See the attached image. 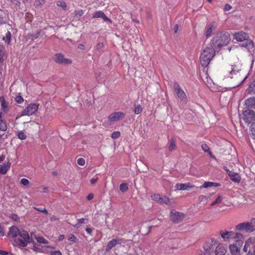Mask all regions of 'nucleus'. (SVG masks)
<instances>
[{
	"instance_id": "nucleus-3",
	"label": "nucleus",
	"mask_w": 255,
	"mask_h": 255,
	"mask_svg": "<svg viewBox=\"0 0 255 255\" xmlns=\"http://www.w3.org/2000/svg\"><path fill=\"white\" fill-rule=\"evenodd\" d=\"M210 45L215 52L219 50L223 46V34L222 32L216 33L212 38Z\"/></svg>"
},
{
	"instance_id": "nucleus-49",
	"label": "nucleus",
	"mask_w": 255,
	"mask_h": 255,
	"mask_svg": "<svg viewBox=\"0 0 255 255\" xmlns=\"http://www.w3.org/2000/svg\"><path fill=\"white\" fill-rule=\"evenodd\" d=\"M121 133L119 131H114L112 134L111 137L113 139H117L120 137Z\"/></svg>"
},
{
	"instance_id": "nucleus-11",
	"label": "nucleus",
	"mask_w": 255,
	"mask_h": 255,
	"mask_svg": "<svg viewBox=\"0 0 255 255\" xmlns=\"http://www.w3.org/2000/svg\"><path fill=\"white\" fill-rule=\"evenodd\" d=\"M125 117V114L122 112L112 113L109 116V120L111 122H115L123 120Z\"/></svg>"
},
{
	"instance_id": "nucleus-2",
	"label": "nucleus",
	"mask_w": 255,
	"mask_h": 255,
	"mask_svg": "<svg viewBox=\"0 0 255 255\" xmlns=\"http://www.w3.org/2000/svg\"><path fill=\"white\" fill-rule=\"evenodd\" d=\"M244 239V235L240 232H235L233 231L224 232V241H228L231 243H236L242 244Z\"/></svg>"
},
{
	"instance_id": "nucleus-41",
	"label": "nucleus",
	"mask_w": 255,
	"mask_h": 255,
	"mask_svg": "<svg viewBox=\"0 0 255 255\" xmlns=\"http://www.w3.org/2000/svg\"><path fill=\"white\" fill-rule=\"evenodd\" d=\"M128 189V184L126 183H122L120 185V190L122 192H125Z\"/></svg>"
},
{
	"instance_id": "nucleus-55",
	"label": "nucleus",
	"mask_w": 255,
	"mask_h": 255,
	"mask_svg": "<svg viewBox=\"0 0 255 255\" xmlns=\"http://www.w3.org/2000/svg\"><path fill=\"white\" fill-rule=\"evenodd\" d=\"M15 101L17 103L20 104L23 102V99L21 96H18L15 98Z\"/></svg>"
},
{
	"instance_id": "nucleus-8",
	"label": "nucleus",
	"mask_w": 255,
	"mask_h": 255,
	"mask_svg": "<svg viewBox=\"0 0 255 255\" xmlns=\"http://www.w3.org/2000/svg\"><path fill=\"white\" fill-rule=\"evenodd\" d=\"M184 218L183 214L177 212L174 210H172L170 213V218L174 223H178L182 221Z\"/></svg>"
},
{
	"instance_id": "nucleus-13",
	"label": "nucleus",
	"mask_w": 255,
	"mask_h": 255,
	"mask_svg": "<svg viewBox=\"0 0 255 255\" xmlns=\"http://www.w3.org/2000/svg\"><path fill=\"white\" fill-rule=\"evenodd\" d=\"M218 243V241L214 238L212 239L210 242H206L203 247L205 251L204 255H209V251L213 248V245H216Z\"/></svg>"
},
{
	"instance_id": "nucleus-12",
	"label": "nucleus",
	"mask_w": 255,
	"mask_h": 255,
	"mask_svg": "<svg viewBox=\"0 0 255 255\" xmlns=\"http://www.w3.org/2000/svg\"><path fill=\"white\" fill-rule=\"evenodd\" d=\"M123 242V239H113L111 241H109L106 247V252H110L112 249L116 246L118 244H121Z\"/></svg>"
},
{
	"instance_id": "nucleus-25",
	"label": "nucleus",
	"mask_w": 255,
	"mask_h": 255,
	"mask_svg": "<svg viewBox=\"0 0 255 255\" xmlns=\"http://www.w3.org/2000/svg\"><path fill=\"white\" fill-rule=\"evenodd\" d=\"M94 18H102L105 20L111 21V19L107 17L104 12L102 11H97L93 15Z\"/></svg>"
},
{
	"instance_id": "nucleus-58",
	"label": "nucleus",
	"mask_w": 255,
	"mask_h": 255,
	"mask_svg": "<svg viewBox=\"0 0 255 255\" xmlns=\"http://www.w3.org/2000/svg\"><path fill=\"white\" fill-rule=\"evenodd\" d=\"M4 235V230L3 228L0 225V237H3Z\"/></svg>"
},
{
	"instance_id": "nucleus-19",
	"label": "nucleus",
	"mask_w": 255,
	"mask_h": 255,
	"mask_svg": "<svg viewBox=\"0 0 255 255\" xmlns=\"http://www.w3.org/2000/svg\"><path fill=\"white\" fill-rule=\"evenodd\" d=\"M236 231H245L246 233H250L249 228L248 227V222H243L238 224L235 227Z\"/></svg>"
},
{
	"instance_id": "nucleus-30",
	"label": "nucleus",
	"mask_w": 255,
	"mask_h": 255,
	"mask_svg": "<svg viewBox=\"0 0 255 255\" xmlns=\"http://www.w3.org/2000/svg\"><path fill=\"white\" fill-rule=\"evenodd\" d=\"M158 202L160 204H164L167 205H168L170 204L169 198L166 196H163L162 197L160 196Z\"/></svg>"
},
{
	"instance_id": "nucleus-57",
	"label": "nucleus",
	"mask_w": 255,
	"mask_h": 255,
	"mask_svg": "<svg viewBox=\"0 0 255 255\" xmlns=\"http://www.w3.org/2000/svg\"><path fill=\"white\" fill-rule=\"evenodd\" d=\"M226 203L224 202V206H228V207H231V206H233V203L231 201H227L226 200Z\"/></svg>"
},
{
	"instance_id": "nucleus-62",
	"label": "nucleus",
	"mask_w": 255,
	"mask_h": 255,
	"mask_svg": "<svg viewBox=\"0 0 255 255\" xmlns=\"http://www.w3.org/2000/svg\"><path fill=\"white\" fill-rule=\"evenodd\" d=\"M86 231L88 234H91L93 232V229L91 228H87L86 229Z\"/></svg>"
},
{
	"instance_id": "nucleus-16",
	"label": "nucleus",
	"mask_w": 255,
	"mask_h": 255,
	"mask_svg": "<svg viewBox=\"0 0 255 255\" xmlns=\"http://www.w3.org/2000/svg\"><path fill=\"white\" fill-rule=\"evenodd\" d=\"M224 170H226L231 180L237 182L239 183L241 181V178L239 174L234 172L233 171H230L228 169H226L224 168Z\"/></svg>"
},
{
	"instance_id": "nucleus-47",
	"label": "nucleus",
	"mask_w": 255,
	"mask_h": 255,
	"mask_svg": "<svg viewBox=\"0 0 255 255\" xmlns=\"http://www.w3.org/2000/svg\"><path fill=\"white\" fill-rule=\"evenodd\" d=\"M160 195L158 194H153L151 195V198L156 202H158L159 199H160Z\"/></svg>"
},
{
	"instance_id": "nucleus-21",
	"label": "nucleus",
	"mask_w": 255,
	"mask_h": 255,
	"mask_svg": "<svg viewBox=\"0 0 255 255\" xmlns=\"http://www.w3.org/2000/svg\"><path fill=\"white\" fill-rule=\"evenodd\" d=\"M19 232L20 231L17 227L15 226H12L9 228L8 236L9 237L12 238H16L18 235Z\"/></svg>"
},
{
	"instance_id": "nucleus-53",
	"label": "nucleus",
	"mask_w": 255,
	"mask_h": 255,
	"mask_svg": "<svg viewBox=\"0 0 255 255\" xmlns=\"http://www.w3.org/2000/svg\"><path fill=\"white\" fill-rule=\"evenodd\" d=\"M222 202V198L220 196H219L215 201H214L212 204L211 206H214L216 204H218L219 203H221Z\"/></svg>"
},
{
	"instance_id": "nucleus-36",
	"label": "nucleus",
	"mask_w": 255,
	"mask_h": 255,
	"mask_svg": "<svg viewBox=\"0 0 255 255\" xmlns=\"http://www.w3.org/2000/svg\"><path fill=\"white\" fill-rule=\"evenodd\" d=\"M36 240L40 244H47L49 243L48 241L43 237H36Z\"/></svg>"
},
{
	"instance_id": "nucleus-64",
	"label": "nucleus",
	"mask_w": 255,
	"mask_h": 255,
	"mask_svg": "<svg viewBox=\"0 0 255 255\" xmlns=\"http://www.w3.org/2000/svg\"><path fill=\"white\" fill-rule=\"evenodd\" d=\"M85 219L84 218H81L80 219H78V224H84V223Z\"/></svg>"
},
{
	"instance_id": "nucleus-45",
	"label": "nucleus",
	"mask_w": 255,
	"mask_h": 255,
	"mask_svg": "<svg viewBox=\"0 0 255 255\" xmlns=\"http://www.w3.org/2000/svg\"><path fill=\"white\" fill-rule=\"evenodd\" d=\"M84 14V11L82 9L76 10L74 12V15L76 17H79Z\"/></svg>"
},
{
	"instance_id": "nucleus-1",
	"label": "nucleus",
	"mask_w": 255,
	"mask_h": 255,
	"mask_svg": "<svg viewBox=\"0 0 255 255\" xmlns=\"http://www.w3.org/2000/svg\"><path fill=\"white\" fill-rule=\"evenodd\" d=\"M215 50L211 47H206L201 52L200 60L202 66L207 67L215 54Z\"/></svg>"
},
{
	"instance_id": "nucleus-9",
	"label": "nucleus",
	"mask_w": 255,
	"mask_h": 255,
	"mask_svg": "<svg viewBox=\"0 0 255 255\" xmlns=\"http://www.w3.org/2000/svg\"><path fill=\"white\" fill-rule=\"evenodd\" d=\"M54 60L57 63L61 65H68L72 63L71 59L65 58L64 55L61 53L56 54L54 56Z\"/></svg>"
},
{
	"instance_id": "nucleus-63",
	"label": "nucleus",
	"mask_w": 255,
	"mask_h": 255,
	"mask_svg": "<svg viewBox=\"0 0 255 255\" xmlns=\"http://www.w3.org/2000/svg\"><path fill=\"white\" fill-rule=\"evenodd\" d=\"M8 252L0 250V255H7Z\"/></svg>"
},
{
	"instance_id": "nucleus-46",
	"label": "nucleus",
	"mask_w": 255,
	"mask_h": 255,
	"mask_svg": "<svg viewBox=\"0 0 255 255\" xmlns=\"http://www.w3.org/2000/svg\"><path fill=\"white\" fill-rule=\"evenodd\" d=\"M142 109L140 105H138L135 107L134 113L135 114L138 115L142 112Z\"/></svg>"
},
{
	"instance_id": "nucleus-29",
	"label": "nucleus",
	"mask_w": 255,
	"mask_h": 255,
	"mask_svg": "<svg viewBox=\"0 0 255 255\" xmlns=\"http://www.w3.org/2000/svg\"><path fill=\"white\" fill-rule=\"evenodd\" d=\"M7 129V125L6 122L2 120L1 114L0 112V130L3 131H6Z\"/></svg>"
},
{
	"instance_id": "nucleus-44",
	"label": "nucleus",
	"mask_w": 255,
	"mask_h": 255,
	"mask_svg": "<svg viewBox=\"0 0 255 255\" xmlns=\"http://www.w3.org/2000/svg\"><path fill=\"white\" fill-rule=\"evenodd\" d=\"M57 4L59 6H61L63 9H65L67 7V4L66 2L63 0H59L57 2Z\"/></svg>"
},
{
	"instance_id": "nucleus-27",
	"label": "nucleus",
	"mask_w": 255,
	"mask_h": 255,
	"mask_svg": "<svg viewBox=\"0 0 255 255\" xmlns=\"http://www.w3.org/2000/svg\"><path fill=\"white\" fill-rule=\"evenodd\" d=\"M249 228L250 233L255 231V218L252 219L250 221L247 222Z\"/></svg>"
},
{
	"instance_id": "nucleus-54",
	"label": "nucleus",
	"mask_w": 255,
	"mask_h": 255,
	"mask_svg": "<svg viewBox=\"0 0 255 255\" xmlns=\"http://www.w3.org/2000/svg\"><path fill=\"white\" fill-rule=\"evenodd\" d=\"M104 43L103 42H99L96 45L95 48L97 50H99L102 49L104 47Z\"/></svg>"
},
{
	"instance_id": "nucleus-10",
	"label": "nucleus",
	"mask_w": 255,
	"mask_h": 255,
	"mask_svg": "<svg viewBox=\"0 0 255 255\" xmlns=\"http://www.w3.org/2000/svg\"><path fill=\"white\" fill-rule=\"evenodd\" d=\"M173 88L179 99H180L181 101H184L186 99V95L185 93L181 89L180 85L177 82H174Z\"/></svg>"
},
{
	"instance_id": "nucleus-40",
	"label": "nucleus",
	"mask_w": 255,
	"mask_h": 255,
	"mask_svg": "<svg viewBox=\"0 0 255 255\" xmlns=\"http://www.w3.org/2000/svg\"><path fill=\"white\" fill-rule=\"evenodd\" d=\"M4 54L5 48L3 45H0V62L2 61Z\"/></svg>"
},
{
	"instance_id": "nucleus-32",
	"label": "nucleus",
	"mask_w": 255,
	"mask_h": 255,
	"mask_svg": "<svg viewBox=\"0 0 255 255\" xmlns=\"http://www.w3.org/2000/svg\"><path fill=\"white\" fill-rule=\"evenodd\" d=\"M15 242L18 246L24 247L27 245V243L24 241L23 239L20 238H17L15 239Z\"/></svg>"
},
{
	"instance_id": "nucleus-20",
	"label": "nucleus",
	"mask_w": 255,
	"mask_h": 255,
	"mask_svg": "<svg viewBox=\"0 0 255 255\" xmlns=\"http://www.w3.org/2000/svg\"><path fill=\"white\" fill-rule=\"evenodd\" d=\"M224 155H230L234 152L232 150V145L228 141L224 142Z\"/></svg>"
},
{
	"instance_id": "nucleus-5",
	"label": "nucleus",
	"mask_w": 255,
	"mask_h": 255,
	"mask_svg": "<svg viewBox=\"0 0 255 255\" xmlns=\"http://www.w3.org/2000/svg\"><path fill=\"white\" fill-rule=\"evenodd\" d=\"M234 38L238 41L242 42L244 41H247V44L246 45V47H248L249 48H252L254 47V42L249 40V35L247 33L244 31H239L235 33L234 34Z\"/></svg>"
},
{
	"instance_id": "nucleus-52",
	"label": "nucleus",
	"mask_w": 255,
	"mask_h": 255,
	"mask_svg": "<svg viewBox=\"0 0 255 255\" xmlns=\"http://www.w3.org/2000/svg\"><path fill=\"white\" fill-rule=\"evenodd\" d=\"M77 163L81 166H83L85 165V160L83 158H79L77 160Z\"/></svg>"
},
{
	"instance_id": "nucleus-7",
	"label": "nucleus",
	"mask_w": 255,
	"mask_h": 255,
	"mask_svg": "<svg viewBox=\"0 0 255 255\" xmlns=\"http://www.w3.org/2000/svg\"><path fill=\"white\" fill-rule=\"evenodd\" d=\"M243 120L248 124H250L255 121V112L251 110L244 111L243 113Z\"/></svg>"
},
{
	"instance_id": "nucleus-61",
	"label": "nucleus",
	"mask_w": 255,
	"mask_h": 255,
	"mask_svg": "<svg viewBox=\"0 0 255 255\" xmlns=\"http://www.w3.org/2000/svg\"><path fill=\"white\" fill-rule=\"evenodd\" d=\"M93 198H94V194L92 193H90V194H88V196H87V199L88 200H91L93 199Z\"/></svg>"
},
{
	"instance_id": "nucleus-42",
	"label": "nucleus",
	"mask_w": 255,
	"mask_h": 255,
	"mask_svg": "<svg viewBox=\"0 0 255 255\" xmlns=\"http://www.w3.org/2000/svg\"><path fill=\"white\" fill-rule=\"evenodd\" d=\"M251 135L253 138L255 139V123H253L251 125Z\"/></svg>"
},
{
	"instance_id": "nucleus-17",
	"label": "nucleus",
	"mask_w": 255,
	"mask_h": 255,
	"mask_svg": "<svg viewBox=\"0 0 255 255\" xmlns=\"http://www.w3.org/2000/svg\"><path fill=\"white\" fill-rule=\"evenodd\" d=\"M236 243H233L229 246L230 252L232 255H240L241 249L240 247L237 246Z\"/></svg>"
},
{
	"instance_id": "nucleus-34",
	"label": "nucleus",
	"mask_w": 255,
	"mask_h": 255,
	"mask_svg": "<svg viewBox=\"0 0 255 255\" xmlns=\"http://www.w3.org/2000/svg\"><path fill=\"white\" fill-rule=\"evenodd\" d=\"M0 102L1 104V110L5 111L8 106L7 102L5 100L4 97L0 98Z\"/></svg>"
},
{
	"instance_id": "nucleus-48",
	"label": "nucleus",
	"mask_w": 255,
	"mask_h": 255,
	"mask_svg": "<svg viewBox=\"0 0 255 255\" xmlns=\"http://www.w3.org/2000/svg\"><path fill=\"white\" fill-rule=\"evenodd\" d=\"M33 208H34V209H35V210H36L37 211H38L39 212L45 213V214H48V211L45 208H36V207H33Z\"/></svg>"
},
{
	"instance_id": "nucleus-31",
	"label": "nucleus",
	"mask_w": 255,
	"mask_h": 255,
	"mask_svg": "<svg viewBox=\"0 0 255 255\" xmlns=\"http://www.w3.org/2000/svg\"><path fill=\"white\" fill-rule=\"evenodd\" d=\"M215 255H223V245H218L215 250Z\"/></svg>"
},
{
	"instance_id": "nucleus-28",
	"label": "nucleus",
	"mask_w": 255,
	"mask_h": 255,
	"mask_svg": "<svg viewBox=\"0 0 255 255\" xmlns=\"http://www.w3.org/2000/svg\"><path fill=\"white\" fill-rule=\"evenodd\" d=\"M245 104L247 107H253L255 106V97H251L246 100Z\"/></svg>"
},
{
	"instance_id": "nucleus-38",
	"label": "nucleus",
	"mask_w": 255,
	"mask_h": 255,
	"mask_svg": "<svg viewBox=\"0 0 255 255\" xmlns=\"http://www.w3.org/2000/svg\"><path fill=\"white\" fill-rule=\"evenodd\" d=\"M17 136L21 140L25 139L27 137V135L23 131H18L17 133Z\"/></svg>"
},
{
	"instance_id": "nucleus-56",
	"label": "nucleus",
	"mask_w": 255,
	"mask_h": 255,
	"mask_svg": "<svg viewBox=\"0 0 255 255\" xmlns=\"http://www.w3.org/2000/svg\"><path fill=\"white\" fill-rule=\"evenodd\" d=\"M49 255H62V254L59 251H52L50 252Z\"/></svg>"
},
{
	"instance_id": "nucleus-24",
	"label": "nucleus",
	"mask_w": 255,
	"mask_h": 255,
	"mask_svg": "<svg viewBox=\"0 0 255 255\" xmlns=\"http://www.w3.org/2000/svg\"><path fill=\"white\" fill-rule=\"evenodd\" d=\"M221 184L218 183L212 182H205L204 184L200 187V189L207 188L211 187H219L220 186Z\"/></svg>"
},
{
	"instance_id": "nucleus-60",
	"label": "nucleus",
	"mask_w": 255,
	"mask_h": 255,
	"mask_svg": "<svg viewBox=\"0 0 255 255\" xmlns=\"http://www.w3.org/2000/svg\"><path fill=\"white\" fill-rule=\"evenodd\" d=\"M231 8H232V6L229 4H226L224 6V10H225L228 11V10H230Z\"/></svg>"
},
{
	"instance_id": "nucleus-15",
	"label": "nucleus",
	"mask_w": 255,
	"mask_h": 255,
	"mask_svg": "<svg viewBox=\"0 0 255 255\" xmlns=\"http://www.w3.org/2000/svg\"><path fill=\"white\" fill-rule=\"evenodd\" d=\"M216 27L217 24L215 22H212L206 26L205 34L207 38L211 36L212 32L216 29Z\"/></svg>"
},
{
	"instance_id": "nucleus-23",
	"label": "nucleus",
	"mask_w": 255,
	"mask_h": 255,
	"mask_svg": "<svg viewBox=\"0 0 255 255\" xmlns=\"http://www.w3.org/2000/svg\"><path fill=\"white\" fill-rule=\"evenodd\" d=\"M4 32H6L5 35L2 38V40L4 41L7 45H9L11 42V34L10 31L6 29H4Z\"/></svg>"
},
{
	"instance_id": "nucleus-18",
	"label": "nucleus",
	"mask_w": 255,
	"mask_h": 255,
	"mask_svg": "<svg viewBox=\"0 0 255 255\" xmlns=\"http://www.w3.org/2000/svg\"><path fill=\"white\" fill-rule=\"evenodd\" d=\"M176 190H185L188 189H192L195 187V185L190 183H177L175 185Z\"/></svg>"
},
{
	"instance_id": "nucleus-51",
	"label": "nucleus",
	"mask_w": 255,
	"mask_h": 255,
	"mask_svg": "<svg viewBox=\"0 0 255 255\" xmlns=\"http://www.w3.org/2000/svg\"><path fill=\"white\" fill-rule=\"evenodd\" d=\"M39 35H40V32L39 31H38L35 34H31L29 36V37L33 40V39H37L39 37Z\"/></svg>"
},
{
	"instance_id": "nucleus-37",
	"label": "nucleus",
	"mask_w": 255,
	"mask_h": 255,
	"mask_svg": "<svg viewBox=\"0 0 255 255\" xmlns=\"http://www.w3.org/2000/svg\"><path fill=\"white\" fill-rule=\"evenodd\" d=\"M248 90L249 93L255 94V80H254L250 85Z\"/></svg>"
},
{
	"instance_id": "nucleus-4",
	"label": "nucleus",
	"mask_w": 255,
	"mask_h": 255,
	"mask_svg": "<svg viewBox=\"0 0 255 255\" xmlns=\"http://www.w3.org/2000/svg\"><path fill=\"white\" fill-rule=\"evenodd\" d=\"M243 251L246 255H255V238L250 237L245 242Z\"/></svg>"
},
{
	"instance_id": "nucleus-59",
	"label": "nucleus",
	"mask_w": 255,
	"mask_h": 255,
	"mask_svg": "<svg viewBox=\"0 0 255 255\" xmlns=\"http://www.w3.org/2000/svg\"><path fill=\"white\" fill-rule=\"evenodd\" d=\"M98 180V177H97L95 178H92L90 180V182L92 184L94 185L97 182Z\"/></svg>"
},
{
	"instance_id": "nucleus-22",
	"label": "nucleus",
	"mask_w": 255,
	"mask_h": 255,
	"mask_svg": "<svg viewBox=\"0 0 255 255\" xmlns=\"http://www.w3.org/2000/svg\"><path fill=\"white\" fill-rule=\"evenodd\" d=\"M10 163L6 162L3 164H0V174H5L10 168Z\"/></svg>"
},
{
	"instance_id": "nucleus-35",
	"label": "nucleus",
	"mask_w": 255,
	"mask_h": 255,
	"mask_svg": "<svg viewBox=\"0 0 255 255\" xmlns=\"http://www.w3.org/2000/svg\"><path fill=\"white\" fill-rule=\"evenodd\" d=\"M202 149L206 152H208L210 156L213 158H215V156H214L211 152L210 151V148L206 144H202Z\"/></svg>"
},
{
	"instance_id": "nucleus-6",
	"label": "nucleus",
	"mask_w": 255,
	"mask_h": 255,
	"mask_svg": "<svg viewBox=\"0 0 255 255\" xmlns=\"http://www.w3.org/2000/svg\"><path fill=\"white\" fill-rule=\"evenodd\" d=\"M39 105L37 104H30L23 110L21 116H31L34 114L38 110Z\"/></svg>"
},
{
	"instance_id": "nucleus-39",
	"label": "nucleus",
	"mask_w": 255,
	"mask_h": 255,
	"mask_svg": "<svg viewBox=\"0 0 255 255\" xmlns=\"http://www.w3.org/2000/svg\"><path fill=\"white\" fill-rule=\"evenodd\" d=\"M230 35L228 32H224V46L230 41Z\"/></svg>"
},
{
	"instance_id": "nucleus-26",
	"label": "nucleus",
	"mask_w": 255,
	"mask_h": 255,
	"mask_svg": "<svg viewBox=\"0 0 255 255\" xmlns=\"http://www.w3.org/2000/svg\"><path fill=\"white\" fill-rule=\"evenodd\" d=\"M18 235L21 239H23L27 243L30 242V238L28 233L26 231H22L19 232Z\"/></svg>"
},
{
	"instance_id": "nucleus-33",
	"label": "nucleus",
	"mask_w": 255,
	"mask_h": 255,
	"mask_svg": "<svg viewBox=\"0 0 255 255\" xmlns=\"http://www.w3.org/2000/svg\"><path fill=\"white\" fill-rule=\"evenodd\" d=\"M176 148V145L174 139H171L169 141L168 145V149L170 151H172L175 150Z\"/></svg>"
},
{
	"instance_id": "nucleus-43",
	"label": "nucleus",
	"mask_w": 255,
	"mask_h": 255,
	"mask_svg": "<svg viewBox=\"0 0 255 255\" xmlns=\"http://www.w3.org/2000/svg\"><path fill=\"white\" fill-rule=\"evenodd\" d=\"M68 240L73 243H76L78 241L77 237L73 234H71L68 237Z\"/></svg>"
},
{
	"instance_id": "nucleus-50",
	"label": "nucleus",
	"mask_w": 255,
	"mask_h": 255,
	"mask_svg": "<svg viewBox=\"0 0 255 255\" xmlns=\"http://www.w3.org/2000/svg\"><path fill=\"white\" fill-rule=\"evenodd\" d=\"M20 183L24 186H27L29 184V181L26 178H22L20 180Z\"/></svg>"
},
{
	"instance_id": "nucleus-14",
	"label": "nucleus",
	"mask_w": 255,
	"mask_h": 255,
	"mask_svg": "<svg viewBox=\"0 0 255 255\" xmlns=\"http://www.w3.org/2000/svg\"><path fill=\"white\" fill-rule=\"evenodd\" d=\"M230 69H231V70L229 69L228 72H230V78L238 79L241 76L240 69L236 65H232Z\"/></svg>"
}]
</instances>
